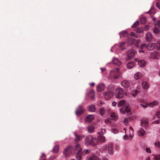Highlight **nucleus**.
<instances>
[{
	"instance_id": "18",
	"label": "nucleus",
	"mask_w": 160,
	"mask_h": 160,
	"mask_svg": "<svg viewBox=\"0 0 160 160\" xmlns=\"http://www.w3.org/2000/svg\"><path fill=\"white\" fill-rule=\"evenodd\" d=\"M74 135L76 137L75 139V141L76 142H78L84 137V135H78L75 132L74 133Z\"/></svg>"
},
{
	"instance_id": "61",
	"label": "nucleus",
	"mask_w": 160,
	"mask_h": 160,
	"mask_svg": "<svg viewBox=\"0 0 160 160\" xmlns=\"http://www.w3.org/2000/svg\"><path fill=\"white\" fill-rule=\"evenodd\" d=\"M113 132L114 133H118V131L116 129H113Z\"/></svg>"
},
{
	"instance_id": "8",
	"label": "nucleus",
	"mask_w": 160,
	"mask_h": 160,
	"mask_svg": "<svg viewBox=\"0 0 160 160\" xmlns=\"http://www.w3.org/2000/svg\"><path fill=\"white\" fill-rule=\"evenodd\" d=\"M136 52V51L134 50H131L127 52L126 60H130L131 58L134 56Z\"/></svg>"
},
{
	"instance_id": "43",
	"label": "nucleus",
	"mask_w": 160,
	"mask_h": 160,
	"mask_svg": "<svg viewBox=\"0 0 160 160\" xmlns=\"http://www.w3.org/2000/svg\"><path fill=\"white\" fill-rule=\"evenodd\" d=\"M105 132H106V130L105 129H102L101 132H99L98 134H99V135L102 136V135L104 134Z\"/></svg>"
},
{
	"instance_id": "63",
	"label": "nucleus",
	"mask_w": 160,
	"mask_h": 160,
	"mask_svg": "<svg viewBox=\"0 0 160 160\" xmlns=\"http://www.w3.org/2000/svg\"><path fill=\"white\" fill-rule=\"evenodd\" d=\"M89 85L91 87H93L94 86V85H95V83H94L92 82V83H90Z\"/></svg>"
},
{
	"instance_id": "57",
	"label": "nucleus",
	"mask_w": 160,
	"mask_h": 160,
	"mask_svg": "<svg viewBox=\"0 0 160 160\" xmlns=\"http://www.w3.org/2000/svg\"><path fill=\"white\" fill-rule=\"evenodd\" d=\"M128 137L126 135H125L123 137V138L124 140H127L128 139Z\"/></svg>"
},
{
	"instance_id": "23",
	"label": "nucleus",
	"mask_w": 160,
	"mask_h": 160,
	"mask_svg": "<svg viewBox=\"0 0 160 160\" xmlns=\"http://www.w3.org/2000/svg\"><path fill=\"white\" fill-rule=\"evenodd\" d=\"M120 35V38H121V37H126L128 35V34L127 32L126 31H123L119 33Z\"/></svg>"
},
{
	"instance_id": "28",
	"label": "nucleus",
	"mask_w": 160,
	"mask_h": 160,
	"mask_svg": "<svg viewBox=\"0 0 160 160\" xmlns=\"http://www.w3.org/2000/svg\"><path fill=\"white\" fill-rule=\"evenodd\" d=\"M88 96L91 99H93L94 98V92L93 90H90L88 93Z\"/></svg>"
},
{
	"instance_id": "45",
	"label": "nucleus",
	"mask_w": 160,
	"mask_h": 160,
	"mask_svg": "<svg viewBox=\"0 0 160 160\" xmlns=\"http://www.w3.org/2000/svg\"><path fill=\"white\" fill-rule=\"evenodd\" d=\"M147 47V45L146 44H142L140 46V49H143L144 48H146Z\"/></svg>"
},
{
	"instance_id": "50",
	"label": "nucleus",
	"mask_w": 160,
	"mask_h": 160,
	"mask_svg": "<svg viewBox=\"0 0 160 160\" xmlns=\"http://www.w3.org/2000/svg\"><path fill=\"white\" fill-rule=\"evenodd\" d=\"M155 146L156 147L160 148V142H156L155 143Z\"/></svg>"
},
{
	"instance_id": "49",
	"label": "nucleus",
	"mask_w": 160,
	"mask_h": 160,
	"mask_svg": "<svg viewBox=\"0 0 160 160\" xmlns=\"http://www.w3.org/2000/svg\"><path fill=\"white\" fill-rule=\"evenodd\" d=\"M138 102L140 103H145V101L143 98H139L138 99Z\"/></svg>"
},
{
	"instance_id": "13",
	"label": "nucleus",
	"mask_w": 160,
	"mask_h": 160,
	"mask_svg": "<svg viewBox=\"0 0 160 160\" xmlns=\"http://www.w3.org/2000/svg\"><path fill=\"white\" fill-rule=\"evenodd\" d=\"M141 125L143 127H146L148 125V120L147 118H143L142 119L141 122Z\"/></svg>"
},
{
	"instance_id": "48",
	"label": "nucleus",
	"mask_w": 160,
	"mask_h": 160,
	"mask_svg": "<svg viewBox=\"0 0 160 160\" xmlns=\"http://www.w3.org/2000/svg\"><path fill=\"white\" fill-rule=\"evenodd\" d=\"M130 120V118H125L124 120V122L125 125H127L128 124V122Z\"/></svg>"
},
{
	"instance_id": "35",
	"label": "nucleus",
	"mask_w": 160,
	"mask_h": 160,
	"mask_svg": "<svg viewBox=\"0 0 160 160\" xmlns=\"http://www.w3.org/2000/svg\"><path fill=\"white\" fill-rule=\"evenodd\" d=\"M143 31V29L141 27L138 28L136 30V32L137 33L142 32Z\"/></svg>"
},
{
	"instance_id": "51",
	"label": "nucleus",
	"mask_w": 160,
	"mask_h": 160,
	"mask_svg": "<svg viewBox=\"0 0 160 160\" xmlns=\"http://www.w3.org/2000/svg\"><path fill=\"white\" fill-rule=\"evenodd\" d=\"M156 116L158 118H160V111H158L156 113Z\"/></svg>"
},
{
	"instance_id": "14",
	"label": "nucleus",
	"mask_w": 160,
	"mask_h": 160,
	"mask_svg": "<svg viewBox=\"0 0 160 160\" xmlns=\"http://www.w3.org/2000/svg\"><path fill=\"white\" fill-rule=\"evenodd\" d=\"M108 153L111 154L112 155L113 153V149L112 144H109L108 145L107 147Z\"/></svg>"
},
{
	"instance_id": "16",
	"label": "nucleus",
	"mask_w": 160,
	"mask_h": 160,
	"mask_svg": "<svg viewBox=\"0 0 160 160\" xmlns=\"http://www.w3.org/2000/svg\"><path fill=\"white\" fill-rule=\"evenodd\" d=\"M94 116L92 115H88L85 118V120L87 122H90L94 119Z\"/></svg>"
},
{
	"instance_id": "41",
	"label": "nucleus",
	"mask_w": 160,
	"mask_h": 160,
	"mask_svg": "<svg viewBox=\"0 0 160 160\" xmlns=\"http://www.w3.org/2000/svg\"><path fill=\"white\" fill-rule=\"evenodd\" d=\"M110 117L112 119H115L116 118V116L115 113L113 112H112L111 113Z\"/></svg>"
},
{
	"instance_id": "55",
	"label": "nucleus",
	"mask_w": 160,
	"mask_h": 160,
	"mask_svg": "<svg viewBox=\"0 0 160 160\" xmlns=\"http://www.w3.org/2000/svg\"><path fill=\"white\" fill-rule=\"evenodd\" d=\"M156 6L159 9H160V3L157 2L156 3Z\"/></svg>"
},
{
	"instance_id": "5",
	"label": "nucleus",
	"mask_w": 160,
	"mask_h": 160,
	"mask_svg": "<svg viewBox=\"0 0 160 160\" xmlns=\"http://www.w3.org/2000/svg\"><path fill=\"white\" fill-rule=\"evenodd\" d=\"M159 104V102L157 100H155L154 102H151L148 104L145 103V104H144L141 103L140 104V105L143 108H146L148 106L149 107H152L154 106L158 105Z\"/></svg>"
},
{
	"instance_id": "60",
	"label": "nucleus",
	"mask_w": 160,
	"mask_h": 160,
	"mask_svg": "<svg viewBox=\"0 0 160 160\" xmlns=\"http://www.w3.org/2000/svg\"><path fill=\"white\" fill-rule=\"evenodd\" d=\"M116 104H117L116 102L115 101L113 102L112 103V105L113 106H115L116 105Z\"/></svg>"
},
{
	"instance_id": "4",
	"label": "nucleus",
	"mask_w": 160,
	"mask_h": 160,
	"mask_svg": "<svg viewBox=\"0 0 160 160\" xmlns=\"http://www.w3.org/2000/svg\"><path fill=\"white\" fill-rule=\"evenodd\" d=\"M119 71V69L118 68H116L112 70L110 72L111 76L115 79L118 78L120 75Z\"/></svg>"
},
{
	"instance_id": "30",
	"label": "nucleus",
	"mask_w": 160,
	"mask_h": 160,
	"mask_svg": "<svg viewBox=\"0 0 160 160\" xmlns=\"http://www.w3.org/2000/svg\"><path fill=\"white\" fill-rule=\"evenodd\" d=\"M88 109L89 111L92 112H94L95 111V106L92 105L88 106Z\"/></svg>"
},
{
	"instance_id": "56",
	"label": "nucleus",
	"mask_w": 160,
	"mask_h": 160,
	"mask_svg": "<svg viewBox=\"0 0 160 160\" xmlns=\"http://www.w3.org/2000/svg\"><path fill=\"white\" fill-rule=\"evenodd\" d=\"M133 133H131V132H130L129 133V137L130 138H132L133 137Z\"/></svg>"
},
{
	"instance_id": "31",
	"label": "nucleus",
	"mask_w": 160,
	"mask_h": 160,
	"mask_svg": "<svg viewBox=\"0 0 160 160\" xmlns=\"http://www.w3.org/2000/svg\"><path fill=\"white\" fill-rule=\"evenodd\" d=\"M125 104V102L124 100H122L120 101L118 104V107H121L123 105H124Z\"/></svg>"
},
{
	"instance_id": "47",
	"label": "nucleus",
	"mask_w": 160,
	"mask_h": 160,
	"mask_svg": "<svg viewBox=\"0 0 160 160\" xmlns=\"http://www.w3.org/2000/svg\"><path fill=\"white\" fill-rule=\"evenodd\" d=\"M153 32L155 33H158L159 32V29L157 28H155L153 30Z\"/></svg>"
},
{
	"instance_id": "36",
	"label": "nucleus",
	"mask_w": 160,
	"mask_h": 160,
	"mask_svg": "<svg viewBox=\"0 0 160 160\" xmlns=\"http://www.w3.org/2000/svg\"><path fill=\"white\" fill-rule=\"evenodd\" d=\"M153 159L154 160H160V155L157 154L154 155Z\"/></svg>"
},
{
	"instance_id": "64",
	"label": "nucleus",
	"mask_w": 160,
	"mask_h": 160,
	"mask_svg": "<svg viewBox=\"0 0 160 160\" xmlns=\"http://www.w3.org/2000/svg\"><path fill=\"white\" fill-rule=\"evenodd\" d=\"M158 26L160 27V20L158 21L157 22Z\"/></svg>"
},
{
	"instance_id": "19",
	"label": "nucleus",
	"mask_w": 160,
	"mask_h": 160,
	"mask_svg": "<svg viewBox=\"0 0 160 160\" xmlns=\"http://www.w3.org/2000/svg\"><path fill=\"white\" fill-rule=\"evenodd\" d=\"M135 65V63L134 62H131L128 63L127 65V67L128 68L130 69L133 68Z\"/></svg>"
},
{
	"instance_id": "20",
	"label": "nucleus",
	"mask_w": 160,
	"mask_h": 160,
	"mask_svg": "<svg viewBox=\"0 0 160 160\" xmlns=\"http://www.w3.org/2000/svg\"><path fill=\"white\" fill-rule=\"evenodd\" d=\"M138 133L139 136H142L145 134V131L143 128H141L138 131Z\"/></svg>"
},
{
	"instance_id": "2",
	"label": "nucleus",
	"mask_w": 160,
	"mask_h": 160,
	"mask_svg": "<svg viewBox=\"0 0 160 160\" xmlns=\"http://www.w3.org/2000/svg\"><path fill=\"white\" fill-rule=\"evenodd\" d=\"M85 143L86 145H91L94 146L98 143V141L96 138L93 137L91 135L87 136L85 139Z\"/></svg>"
},
{
	"instance_id": "54",
	"label": "nucleus",
	"mask_w": 160,
	"mask_h": 160,
	"mask_svg": "<svg viewBox=\"0 0 160 160\" xmlns=\"http://www.w3.org/2000/svg\"><path fill=\"white\" fill-rule=\"evenodd\" d=\"M146 151L148 153H151V152L150 149L148 148H146Z\"/></svg>"
},
{
	"instance_id": "21",
	"label": "nucleus",
	"mask_w": 160,
	"mask_h": 160,
	"mask_svg": "<svg viewBox=\"0 0 160 160\" xmlns=\"http://www.w3.org/2000/svg\"><path fill=\"white\" fill-rule=\"evenodd\" d=\"M113 62L115 64L117 65H120L121 63L117 58H114L113 59Z\"/></svg>"
},
{
	"instance_id": "38",
	"label": "nucleus",
	"mask_w": 160,
	"mask_h": 160,
	"mask_svg": "<svg viewBox=\"0 0 160 160\" xmlns=\"http://www.w3.org/2000/svg\"><path fill=\"white\" fill-rule=\"evenodd\" d=\"M146 22V18L145 17H143L141 18L140 22L142 24H144Z\"/></svg>"
},
{
	"instance_id": "3",
	"label": "nucleus",
	"mask_w": 160,
	"mask_h": 160,
	"mask_svg": "<svg viewBox=\"0 0 160 160\" xmlns=\"http://www.w3.org/2000/svg\"><path fill=\"white\" fill-rule=\"evenodd\" d=\"M116 97L118 99L122 98L124 97V93L123 89L121 88H117L115 91Z\"/></svg>"
},
{
	"instance_id": "39",
	"label": "nucleus",
	"mask_w": 160,
	"mask_h": 160,
	"mask_svg": "<svg viewBox=\"0 0 160 160\" xmlns=\"http://www.w3.org/2000/svg\"><path fill=\"white\" fill-rule=\"evenodd\" d=\"M139 24V22L137 21L133 23V24L132 26L131 27L132 28H135L137 26H138Z\"/></svg>"
},
{
	"instance_id": "12",
	"label": "nucleus",
	"mask_w": 160,
	"mask_h": 160,
	"mask_svg": "<svg viewBox=\"0 0 160 160\" xmlns=\"http://www.w3.org/2000/svg\"><path fill=\"white\" fill-rule=\"evenodd\" d=\"M122 86L125 88L129 87L130 86V83L129 82L126 80L123 81L121 83Z\"/></svg>"
},
{
	"instance_id": "62",
	"label": "nucleus",
	"mask_w": 160,
	"mask_h": 160,
	"mask_svg": "<svg viewBox=\"0 0 160 160\" xmlns=\"http://www.w3.org/2000/svg\"><path fill=\"white\" fill-rule=\"evenodd\" d=\"M100 69H101V70L102 72H104L106 70V68H101Z\"/></svg>"
},
{
	"instance_id": "40",
	"label": "nucleus",
	"mask_w": 160,
	"mask_h": 160,
	"mask_svg": "<svg viewBox=\"0 0 160 160\" xmlns=\"http://www.w3.org/2000/svg\"><path fill=\"white\" fill-rule=\"evenodd\" d=\"M138 91L137 90H136L135 91L132 92V95L134 97H136L138 94Z\"/></svg>"
},
{
	"instance_id": "11",
	"label": "nucleus",
	"mask_w": 160,
	"mask_h": 160,
	"mask_svg": "<svg viewBox=\"0 0 160 160\" xmlns=\"http://www.w3.org/2000/svg\"><path fill=\"white\" fill-rule=\"evenodd\" d=\"M130 108L129 106H124L120 109V112L122 114H124L126 112H128L130 111Z\"/></svg>"
},
{
	"instance_id": "6",
	"label": "nucleus",
	"mask_w": 160,
	"mask_h": 160,
	"mask_svg": "<svg viewBox=\"0 0 160 160\" xmlns=\"http://www.w3.org/2000/svg\"><path fill=\"white\" fill-rule=\"evenodd\" d=\"M128 43L131 44H135L137 47L139 46V43L140 42V41L139 40H136L133 38H128Z\"/></svg>"
},
{
	"instance_id": "52",
	"label": "nucleus",
	"mask_w": 160,
	"mask_h": 160,
	"mask_svg": "<svg viewBox=\"0 0 160 160\" xmlns=\"http://www.w3.org/2000/svg\"><path fill=\"white\" fill-rule=\"evenodd\" d=\"M111 122V119L110 118L107 119L105 120V123L107 124H108Z\"/></svg>"
},
{
	"instance_id": "46",
	"label": "nucleus",
	"mask_w": 160,
	"mask_h": 160,
	"mask_svg": "<svg viewBox=\"0 0 160 160\" xmlns=\"http://www.w3.org/2000/svg\"><path fill=\"white\" fill-rule=\"evenodd\" d=\"M130 35L131 36L134 37H135L136 38H138V35H137L135 33H134L133 32H131L130 33Z\"/></svg>"
},
{
	"instance_id": "34",
	"label": "nucleus",
	"mask_w": 160,
	"mask_h": 160,
	"mask_svg": "<svg viewBox=\"0 0 160 160\" xmlns=\"http://www.w3.org/2000/svg\"><path fill=\"white\" fill-rule=\"evenodd\" d=\"M108 91H112L113 92V91L114 89V86L112 85H109L107 87Z\"/></svg>"
},
{
	"instance_id": "10",
	"label": "nucleus",
	"mask_w": 160,
	"mask_h": 160,
	"mask_svg": "<svg viewBox=\"0 0 160 160\" xmlns=\"http://www.w3.org/2000/svg\"><path fill=\"white\" fill-rule=\"evenodd\" d=\"M85 111L83 108L80 106H78L77 109L75 113L77 115H80L82 113Z\"/></svg>"
},
{
	"instance_id": "53",
	"label": "nucleus",
	"mask_w": 160,
	"mask_h": 160,
	"mask_svg": "<svg viewBox=\"0 0 160 160\" xmlns=\"http://www.w3.org/2000/svg\"><path fill=\"white\" fill-rule=\"evenodd\" d=\"M149 25H146L145 26V27L144 28V30H145V31H147L149 29Z\"/></svg>"
},
{
	"instance_id": "29",
	"label": "nucleus",
	"mask_w": 160,
	"mask_h": 160,
	"mask_svg": "<svg viewBox=\"0 0 160 160\" xmlns=\"http://www.w3.org/2000/svg\"><path fill=\"white\" fill-rule=\"evenodd\" d=\"M142 75L141 73L138 72L136 73L134 76L135 79H140L142 77Z\"/></svg>"
},
{
	"instance_id": "25",
	"label": "nucleus",
	"mask_w": 160,
	"mask_h": 160,
	"mask_svg": "<svg viewBox=\"0 0 160 160\" xmlns=\"http://www.w3.org/2000/svg\"><path fill=\"white\" fill-rule=\"evenodd\" d=\"M152 38V36L151 34L149 32L147 33L146 35V39L148 41H150Z\"/></svg>"
},
{
	"instance_id": "37",
	"label": "nucleus",
	"mask_w": 160,
	"mask_h": 160,
	"mask_svg": "<svg viewBox=\"0 0 160 160\" xmlns=\"http://www.w3.org/2000/svg\"><path fill=\"white\" fill-rule=\"evenodd\" d=\"M105 112V109L104 108H102L100 110V113L102 115H103Z\"/></svg>"
},
{
	"instance_id": "59",
	"label": "nucleus",
	"mask_w": 160,
	"mask_h": 160,
	"mask_svg": "<svg viewBox=\"0 0 160 160\" xmlns=\"http://www.w3.org/2000/svg\"><path fill=\"white\" fill-rule=\"evenodd\" d=\"M152 123L153 124H158L159 123V120H157L156 121H155L152 122Z\"/></svg>"
},
{
	"instance_id": "32",
	"label": "nucleus",
	"mask_w": 160,
	"mask_h": 160,
	"mask_svg": "<svg viewBox=\"0 0 160 160\" xmlns=\"http://www.w3.org/2000/svg\"><path fill=\"white\" fill-rule=\"evenodd\" d=\"M94 127L92 125L89 126L88 128V131L90 132H92L93 131Z\"/></svg>"
},
{
	"instance_id": "27",
	"label": "nucleus",
	"mask_w": 160,
	"mask_h": 160,
	"mask_svg": "<svg viewBox=\"0 0 160 160\" xmlns=\"http://www.w3.org/2000/svg\"><path fill=\"white\" fill-rule=\"evenodd\" d=\"M142 88L145 89H147L148 88V85L147 82L145 81L142 82Z\"/></svg>"
},
{
	"instance_id": "17",
	"label": "nucleus",
	"mask_w": 160,
	"mask_h": 160,
	"mask_svg": "<svg viewBox=\"0 0 160 160\" xmlns=\"http://www.w3.org/2000/svg\"><path fill=\"white\" fill-rule=\"evenodd\" d=\"M159 57L158 53L156 52H154L152 53L151 55V58L153 59H158Z\"/></svg>"
},
{
	"instance_id": "44",
	"label": "nucleus",
	"mask_w": 160,
	"mask_h": 160,
	"mask_svg": "<svg viewBox=\"0 0 160 160\" xmlns=\"http://www.w3.org/2000/svg\"><path fill=\"white\" fill-rule=\"evenodd\" d=\"M156 45L157 49L159 50L160 49V40L157 41Z\"/></svg>"
},
{
	"instance_id": "15",
	"label": "nucleus",
	"mask_w": 160,
	"mask_h": 160,
	"mask_svg": "<svg viewBox=\"0 0 160 160\" xmlns=\"http://www.w3.org/2000/svg\"><path fill=\"white\" fill-rule=\"evenodd\" d=\"M105 88V86L103 83H100L97 87V91L98 92H101L103 91Z\"/></svg>"
},
{
	"instance_id": "24",
	"label": "nucleus",
	"mask_w": 160,
	"mask_h": 160,
	"mask_svg": "<svg viewBox=\"0 0 160 160\" xmlns=\"http://www.w3.org/2000/svg\"><path fill=\"white\" fill-rule=\"evenodd\" d=\"M138 64L141 67H143L145 65L146 62L144 60H140L138 61Z\"/></svg>"
},
{
	"instance_id": "1",
	"label": "nucleus",
	"mask_w": 160,
	"mask_h": 160,
	"mask_svg": "<svg viewBox=\"0 0 160 160\" xmlns=\"http://www.w3.org/2000/svg\"><path fill=\"white\" fill-rule=\"evenodd\" d=\"M74 151L76 153V158L77 160H81L82 156L89 152V151L88 150H84L82 152L80 144L78 143L76 144Z\"/></svg>"
},
{
	"instance_id": "9",
	"label": "nucleus",
	"mask_w": 160,
	"mask_h": 160,
	"mask_svg": "<svg viewBox=\"0 0 160 160\" xmlns=\"http://www.w3.org/2000/svg\"><path fill=\"white\" fill-rule=\"evenodd\" d=\"M72 153V148L71 146H69L66 148L63 152L64 155L66 157L69 156Z\"/></svg>"
},
{
	"instance_id": "58",
	"label": "nucleus",
	"mask_w": 160,
	"mask_h": 160,
	"mask_svg": "<svg viewBox=\"0 0 160 160\" xmlns=\"http://www.w3.org/2000/svg\"><path fill=\"white\" fill-rule=\"evenodd\" d=\"M129 129L130 130V132H131V133H133V131L132 128V127H130Z\"/></svg>"
},
{
	"instance_id": "42",
	"label": "nucleus",
	"mask_w": 160,
	"mask_h": 160,
	"mask_svg": "<svg viewBox=\"0 0 160 160\" xmlns=\"http://www.w3.org/2000/svg\"><path fill=\"white\" fill-rule=\"evenodd\" d=\"M125 42H121L119 45L120 48L122 50L125 49L123 47L125 45Z\"/></svg>"
},
{
	"instance_id": "22",
	"label": "nucleus",
	"mask_w": 160,
	"mask_h": 160,
	"mask_svg": "<svg viewBox=\"0 0 160 160\" xmlns=\"http://www.w3.org/2000/svg\"><path fill=\"white\" fill-rule=\"evenodd\" d=\"M88 160H101L96 155H92L90 157Z\"/></svg>"
},
{
	"instance_id": "33",
	"label": "nucleus",
	"mask_w": 160,
	"mask_h": 160,
	"mask_svg": "<svg viewBox=\"0 0 160 160\" xmlns=\"http://www.w3.org/2000/svg\"><path fill=\"white\" fill-rule=\"evenodd\" d=\"M59 146L58 145L55 146L53 149V152L54 153H57L59 150Z\"/></svg>"
},
{
	"instance_id": "7",
	"label": "nucleus",
	"mask_w": 160,
	"mask_h": 160,
	"mask_svg": "<svg viewBox=\"0 0 160 160\" xmlns=\"http://www.w3.org/2000/svg\"><path fill=\"white\" fill-rule=\"evenodd\" d=\"M113 95V92L112 91H108L105 92L104 96L106 100H108L112 98Z\"/></svg>"
},
{
	"instance_id": "26",
	"label": "nucleus",
	"mask_w": 160,
	"mask_h": 160,
	"mask_svg": "<svg viewBox=\"0 0 160 160\" xmlns=\"http://www.w3.org/2000/svg\"><path fill=\"white\" fill-rule=\"evenodd\" d=\"M105 137L103 136L99 135V136L98 137V140H97L98 142L99 141L101 142H103L105 141Z\"/></svg>"
}]
</instances>
